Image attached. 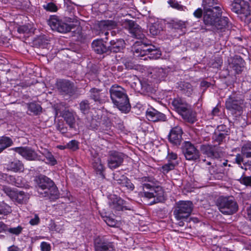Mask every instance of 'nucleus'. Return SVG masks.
<instances>
[{"instance_id": "nucleus-30", "label": "nucleus", "mask_w": 251, "mask_h": 251, "mask_svg": "<svg viewBox=\"0 0 251 251\" xmlns=\"http://www.w3.org/2000/svg\"><path fill=\"white\" fill-rule=\"evenodd\" d=\"M92 166L97 174L99 175L102 179L105 178V167L100 157H95L93 159Z\"/></svg>"}, {"instance_id": "nucleus-29", "label": "nucleus", "mask_w": 251, "mask_h": 251, "mask_svg": "<svg viewBox=\"0 0 251 251\" xmlns=\"http://www.w3.org/2000/svg\"><path fill=\"white\" fill-rule=\"evenodd\" d=\"M100 119L99 116H93L90 118L87 117L85 121V125L86 127L91 130H100L101 128H100Z\"/></svg>"}, {"instance_id": "nucleus-38", "label": "nucleus", "mask_w": 251, "mask_h": 251, "mask_svg": "<svg viewBox=\"0 0 251 251\" xmlns=\"http://www.w3.org/2000/svg\"><path fill=\"white\" fill-rule=\"evenodd\" d=\"M13 144L11 139L8 137L2 136L0 138V152Z\"/></svg>"}, {"instance_id": "nucleus-7", "label": "nucleus", "mask_w": 251, "mask_h": 251, "mask_svg": "<svg viewBox=\"0 0 251 251\" xmlns=\"http://www.w3.org/2000/svg\"><path fill=\"white\" fill-rule=\"evenodd\" d=\"M193 208L191 201H179L176 203L174 215L177 220L187 219L191 214Z\"/></svg>"}, {"instance_id": "nucleus-36", "label": "nucleus", "mask_w": 251, "mask_h": 251, "mask_svg": "<svg viewBox=\"0 0 251 251\" xmlns=\"http://www.w3.org/2000/svg\"><path fill=\"white\" fill-rule=\"evenodd\" d=\"M178 89L186 95L189 96L193 92V87L191 84L187 82H180L178 85Z\"/></svg>"}, {"instance_id": "nucleus-13", "label": "nucleus", "mask_w": 251, "mask_h": 251, "mask_svg": "<svg viewBox=\"0 0 251 251\" xmlns=\"http://www.w3.org/2000/svg\"><path fill=\"white\" fill-rule=\"evenodd\" d=\"M244 66L245 62L240 56L235 55L228 59L227 70L231 75H236L241 73Z\"/></svg>"}, {"instance_id": "nucleus-6", "label": "nucleus", "mask_w": 251, "mask_h": 251, "mask_svg": "<svg viewBox=\"0 0 251 251\" xmlns=\"http://www.w3.org/2000/svg\"><path fill=\"white\" fill-rule=\"evenodd\" d=\"M216 205L221 212L226 215H231L236 212L238 206L233 197H219Z\"/></svg>"}, {"instance_id": "nucleus-2", "label": "nucleus", "mask_w": 251, "mask_h": 251, "mask_svg": "<svg viewBox=\"0 0 251 251\" xmlns=\"http://www.w3.org/2000/svg\"><path fill=\"white\" fill-rule=\"evenodd\" d=\"M109 93L113 103L121 111L126 113L130 110L129 100L126 91L124 88L113 85L109 89Z\"/></svg>"}, {"instance_id": "nucleus-21", "label": "nucleus", "mask_w": 251, "mask_h": 251, "mask_svg": "<svg viewBox=\"0 0 251 251\" xmlns=\"http://www.w3.org/2000/svg\"><path fill=\"white\" fill-rule=\"evenodd\" d=\"M95 251H115V247L113 242L105 241L102 238L98 237L94 240Z\"/></svg>"}, {"instance_id": "nucleus-52", "label": "nucleus", "mask_w": 251, "mask_h": 251, "mask_svg": "<svg viewBox=\"0 0 251 251\" xmlns=\"http://www.w3.org/2000/svg\"><path fill=\"white\" fill-rule=\"evenodd\" d=\"M45 157L48 161V163H50L51 165H55L56 163V161L54 156L50 152H47L46 154Z\"/></svg>"}, {"instance_id": "nucleus-22", "label": "nucleus", "mask_w": 251, "mask_h": 251, "mask_svg": "<svg viewBox=\"0 0 251 251\" xmlns=\"http://www.w3.org/2000/svg\"><path fill=\"white\" fill-rule=\"evenodd\" d=\"M221 10H208L203 12V22L206 25L212 26L221 16Z\"/></svg>"}, {"instance_id": "nucleus-17", "label": "nucleus", "mask_w": 251, "mask_h": 251, "mask_svg": "<svg viewBox=\"0 0 251 251\" xmlns=\"http://www.w3.org/2000/svg\"><path fill=\"white\" fill-rule=\"evenodd\" d=\"M117 26L116 22L112 20L101 21L98 23L97 30L99 32V35L104 34L105 35V39H108L107 37L109 34V30L114 29Z\"/></svg>"}, {"instance_id": "nucleus-33", "label": "nucleus", "mask_w": 251, "mask_h": 251, "mask_svg": "<svg viewBox=\"0 0 251 251\" xmlns=\"http://www.w3.org/2000/svg\"><path fill=\"white\" fill-rule=\"evenodd\" d=\"M123 204L124 201L116 195H114L111 198V201L109 202L110 207L118 211L123 210Z\"/></svg>"}, {"instance_id": "nucleus-62", "label": "nucleus", "mask_w": 251, "mask_h": 251, "mask_svg": "<svg viewBox=\"0 0 251 251\" xmlns=\"http://www.w3.org/2000/svg\"><path fill=\"white\" fill-rule=\"evenodd\" d=\"M8 226L3 222H0V233L7 231Z\"/></svg>"}, {"instance_id": "nucleus-5", "label": "nucleus", "mask_w": 251, "mask_h": 251, "mask_svg": "<svg viewBox=\"0 0 251 251\" xmlns=\"http://www.w3.org/2000/svg\"><path fill=\"white\" fill-rule=\"evenodd\" d=\"M172 104L184 119L191 123L195 122V114L192 110L191 106L183 99L180 98H175L172 101Z\"/></svg>"}, {"instance_id": "nucleus-16", "label": "nucleus", "mask_w": 251, "mask_h": 251, "mask_svg": "<svg viewBox=\"0 0 251 251\" xmlns=\"http://www.w3.org/2000/svg\"><path fill=\"white\" fill-rule=\"evenodd\" d=\"M15 151L19 153L24 158L28 160H39V156L36 151L28 147H20L12 149Z\"/></svg>"}, {"instance_id": "nucleus-58", "label": "nucleus", "mask_w": 251, "mask_h": 251, "mask_svg": "<svg viewBox=\"0 0 251 251\" xmlns=\"http://www.w3.org/2000/svg\"><path fill=\"white\" fill-rule=\"evenodd\" d=\"M131 78L133 81V84H132V86L133 87H136L137 84L140 85V81L139 79L135 75L131 76Z\"/></svg>"}, {"instance_id": "nucleus-11", "label": "nucleus", "mask_w": 251, "mask_h": 251, "mask_svg": "<svg viewBox=\"0 0 251 251\" xmlns=\"http://www.w3.org/2000/svg\"><path fill=\"white\" fill-rule=\"evenodd\" d=\"M213 28L219 33H221L222 36L227 38L231 32V25L229 23L227 17L221 16L212 25Z\"/></svg>"}, {"instance_id": "nucleus-20", "label": "nucleus", "mask_w": 251, "mask_h": 251, "mask_svg": "<svg viewBox=\"0 0 251 251\" xmlns=\"http://www.w3.org/2000/svg\"><path fill=\"white\" fill-rule=\"evenodd\" d=\"M89 93L90 98L99 104H103L108 100L107 93L101 89L93 88Z\"/></svg>"}, {"instance_id": "nucleus-25", "label": "nucleus", "mask_w": 251, "mask_h": 251, "mask_svg": "<svg viewBox=\"0 0 251 251\" xmlns=\"http://www.w3.org/2000/svg\"><path fill=\"white\" fill-rule=\"evenodd\" d=\"M201 150L208 156L211 158H218L221 156L220 149L217 145H202Z\"/></svg>"}, {"instance_id": "nucleus-50", "label": "nucleus", "mask_w": 251, "mask_h": 251, "mask_svg": "<svg viewBox=\"0 0 251 251\" xmlns=\"http://www.w3.org/2000/svg\"><path fill=\"white\" fill-rule=\"evenodd\" d=\"M208 171L210 174L214 178H217L216 175H217L219 171L218 169L217 165L211 166L208 168Z\"/></svg>"}, {"instance_id": "nucleus-56", "label": "nucleus", "mask_w": 251, "mask_h": 251, "mask_svg": "<svg viewBox=\"0 0 251 251\" xmlns=\"http://www.w3.org/2000/svg\"><path fill=\"white\" fill-rule=\"evenodd\" d=\"M104 221L106 224L110 226L113 227L115 226L116 225V221L114 219L110 217H106Z\"/></svg>"}, {"instance_id": "nucleus-26", "label": "nucleus", "mask_w": 251, "mask_h": 251, "mask_svg": "<svg viewBox=\"0 0 251 251\" xmlns=\"http://www.w3.org/2000/svg\"><path fill=\"white\" fill-rule=\"evenodd\" d=\"M125 41L122 39H116L110 42L107 47L108 52L117 53L121 51L125 47Z\"/></svg>"}, {"instance_id": "nucleus-27", "label": "nucleus", "mask_w": 251, "mask_h": 251, "mask_svg": "<svg viewBox=\"0 0 251 251\" xmlns=\"http://www.w3.org/2000/svg\"><path fill=\"white\" fill-rule=\"evenodd\" d=\"M151 77L159 80L164 78L167 75L166 70L159 67H151L148 71Z\"/></svg>"}, {"instance_id": "nucleus-32", "label": "nucleus", "mask_w": 251, "mask_h": 251, "mask_svg": "<svg viewBox=\"0 0 251 251\" xmlns=\"http://www.w3.org/2000/svg\"><path fill=\"white\" fill-rule=\"evenodd\" d=\"M117 183L121 185V187L126 188L128 191H132L134 189V184L127 177L123 175L117 180Z\"/></svg>"}, {"instance_id": "nucleus-57", "label": "nucleus", "mask_w": 251, "mask_h": 251, "mask_svg": "<svg viewBox=\"0 0 251 251\" xmlns=\"http://www.w3.org/2000/svg\"><path fill=\"white\" fill-rule=\"evenodd\" d=\"M6 179L8 181H9V183H11L13 185H14L17 187L20 186V184L16 182V178L11 176H9L6 177Z\"/></svg>"}, {"instance_id": "nucleus-8", "label": "nucleus", "mask_w": 251, "mask_h": 251, "mask_svg": "<svg viewBox=\"0 0 251 251\" xmlns=\"http://www.w3.org/2000/svg\"><path fill=\"white\" fill-rule=\"evenodd\" d=\"M48 23L52 30L62 33L71 31L75 27V24L73 23L67 24L63 22L61 20H60L59 18L56 16H51Z\"/></svg>"}, {"instance_id": "nucleus-14", "label": "nucleus", "mask_w": 251, "mask_h": 251, "mask_svg": "<svg viewBox=\"0 0 251 251\" xmlns=\"http://www.w3.org/2000/svg\"><path fill=\"white\" fill-rule=\"evenodd\" d=\"M244 100L234 96H230L226 101V107L232 114L240 113L242 111Z\"/></svg>"}, {"instance_id": "nucleus-18", "label": "nucleus", "mask_w": 251, "mask_h": 251, "mask_svg": "<svg viewBox=\"0 0 251 251\" xmlns=\"http://www.w3.org/2000/svg\"><path fill=\"white\" fill-rule=\"evenodd\" d=\"M57 88L61 94L71 96L74 93V83L66 79H60L56 83Z\"/></svg>"}, {"instance_id": "nucleus-39", "label": "nucleus", "mask_w": 251, "mask_h": 251, "mask_svg": "<svg viewBox=\"0 0 251 251\" xmlns=\"http://www.w3.org/2000/svg\"><path fill=\"white\" fill-rule=\"evenodd\" d=\"M27 108L29 111H30L35 115L39 114L42 111V107L40 105L35 102H31L28 103Z\"/></svg>"}, {"instance_id": "nucleus-49", "label": "nucleus", "mask_w": 251, "mask_h": 251, "mask_svg": "<svg viewBox=\"0 0 251 251\" xmlns=\"http://www.w3.org/2000/svg\"><path fill=\"white\" fill-rule=\"evenodd\" d=\"M239 180L241 184L251 187V176H242Z\"/></svg>"}, {"instance_id": "nucleus-41", "label": "nucleus", "mask_w": 251, "mask_h": 251, "mask_svg": "<svg viewBox=\"0 0 251 251\" xmlns=\"http://www.w3.org/2000/svg\"><path fill=\"white\" fill-rule=\"evenodd\" d=\"M171 25L173 28L182 30L183 29L186 28L187 23L185 21L177 20L172 21Z\"/></svg>"}, {"instance_id": "nucleus-1", "label": "nucleus", "mask_w": 251, "mask_h": 251, "mask_svg": "<svg viewBox=\"0 0 251 251\" xmlns=\"http://www.w3.org/2000/svg\"><path fill=\"white\" fill-rule=\"evenodd\" d=\"M154 180L153 178L150 177H144L141 179L143 192H140V195L142 197L148 199L153 198V200L149 203V205L164 201L162 188L159 186H155Z\"/></svg>"}, {"instance_id": "nucleus-43", "label": "nucleus", "mask_w": 251, "mask_h": 251, "mask_svg": "<svg viewBox=\"0 0 251 251\" xmlns=\"http://www.w3.org/2000/svg\"><path fill=\"white\" fill-rule=\"evenodd\" d=\"M241 152L247 158H251V144L244 145L241 149Z\"/></svg>"}, {"instance_id": "nucleus-35", "label": "nucleus", "mask_w": 251, "mask_h": 251, "mask_svg": "<svg viewBox=\"0 0 251 251\" xmlns=\"http://www.w3.org/2000/svg\"><path fill=\"white\" fill-rule=\"evenodd\" d=\"M7 169L14 172L22 171L24 170V165L18 160H14L7 165Z\"/></svg>"}, {"instance_id": "nucleus-28", "label": "nucleus", "mask_w": 251, "mask_h": 251, "mask_svg": "<svg viewBox=\"0 0 251 251\" xmlns=\"http://www.w3.org/2000/svg\"><path fill=\"white\" fill-rule=\"evenodd\" d=\"M92 47L94 51L98 54L108 52L107 47L104 45L102 39L94 40L92 43Z\"/></svg>"}, {"instance_id": "nucleus-44", "label": "nucleus", "mask_w": 251, "mask_h": 251, "mask_svg": "<svg viewBox=\"0 0 251 251\" xmlns=\"http://www.w3.org/2000/svg\"><path fill=\"white\" fill-rule=\"evenodd\" d=\"M161 28L157 23L152 24L150 26V32L152 36H156L159 34L161 30Z\"/></svg>"}, {"instance_id": "nucleus-15", "label": "nucleus", "mask_w": 251, "mask_h": 251, "mask_svg": "<svg viewBox=\"0 0 251 251\" xmlns=\"http://www.w3.org/2000/svg\"><path fill=\"white\" fill-rule=\"evenodd\" d=\"M231 10L238 14H243L247 17L250 14L249 5L244 0H234L231 5Z\"/></svg>"}, {"instance_id": "nucleus-48", "label": "nucleus", "mask_w": 251, "mask_h": 251, "mask_svg": "<svg viewBox=\"0 0 251 251\" xmlns=\"http://www.w3.org/2000/svg\"><path fill=\"white\" fill-rule=\"evenodd\" d=\"M23 230V227L21 226H19L15 227H8L7 231L11 234L18 236L22 233Z\"/></svg>"}, {"instance_id": "nucleus-55", "label": "nucleus", "mask_w": 251, "mask_h": 251, "mask_svg": "<svg viewBox=\"0 0 251 251\" xmlns=\"http://www.w3.org/2000/svg\"><path fill=\"white\" fill-rule=\"evenodd\" d=\"M40 248L42 251H50L51 249L50 244L46 242L41 243Z\"/></svg>"}, {"instance_id": "nucleus-54", "label": "nucleus", "mask_w": 251, "mask_h": 251, "mask_svg": "<svg viewBox=\"0 0 251 251\" xmlns=\"http://www.w3.org/2000/svg\"><path fill=\"white\" fill-rule=\"evenodd\" d=\"M177 158V155L176 153L171 152H168L167 155V159L169 162H172L174 161H177L176 160Z\"/></svg>"}, {"instance_id": "nucleus-61", "label": "nucleus", "mask_w": 251, "mask_h": 251, "mask_svg": "<svg viewBox=\"0 0 251 251\" xmlns=\"http://www.w3.org/2000/svg\"><path fill=\"white\" fill-rule=\"evenodd\" d=\"M202 15V10L201 8H198L194 12V16L197 18H201V17Z\"/></svg>"}, {"instance_id": "nucleus-9", "label": "nucleus", "mask_w": 251, "mask_h": 251, "mask_svg": "<svg viewBox=\"0 0 251 251\" xmlns=\"http://www.w3.org/2000/svg\"><path fill=\"white\" fill-rule=\"evenodd\" d=\"M126 157V155L121 152L116 151H110L107 160L108 167L111 170L119 167L122 165Z\"/></svg>"}, {"instance_id": "nucleus-3", "label": "nucleus", "mask_w": 251, "mask_h": 251, "mask_svg": "<svg viewBox=\"0 0 251 251\" xmlns=\"http://www.w3.org/2000/svg\"><path fill=\"white\" fill-rule=\"evenodd\" d=\"M37 190L41 197L50 199H57L59 192L54 182L50 178L44 175H40L36 179Z\"/></svg>"}, {"instance_id": "nucleus-19", "label": "nucleus", "mask_w": 251, "mask_h": 251, "mask_svg": "<svg viewBox=\"0 0 251 251\" xmlns=\"http://www.w3.org/2000/svg\"><path fill=\"white\" fill-rule=\"evenodd\" d=\"M126 25L130 33L133 37L142 40V41H139V42H145L144 41L145 35L141 27L138 24L132 20H128L126 21Z\"/></svg>"}, {"instance_id": "nucleus-59", "label": "nucleus", "mask_w": 251, "mask_h": 251, "mask_svg": "<svg viewBox=\"0 0 251 251\" xmlns=\"http://www.w3.org/2000/svg\"><path fill=\"white\" fill-rule=\"evenodd\" d=\"M40 222V219L39 217L35 215L34 216V217L31 219H30L29 221V223L32 226L37 225L39 224Z\"/></svg>"}, {"instance_id": "nucleus-47", "label": "nucleus", "mask_w": 251, "mask_h": 251, "mask_svg": "<svg viewBox=\"0 0 251 251\" xmlns=\"http://www.w3.org/2000/svg\"><path fill=\"white\" fill-rule=\"evenodd\" d=\"M168 4L173 8L176 9L180 11H183L184 10L185 7L180 4L176 0H169L168 1Z\"/></svg>"}, {"instance_id": "nucleus-64", "label": "nucleus", "mask_w": 251, "mask_h": 251, "mask_svg": "<svg viewBox=\"0 0 251 251\" xmlns=\"http://www.w3.org/2000/svg\"><path fill=\"white\" fill-rule=\"evenodd\" d=\"M8 251H21V250L17 246L12 245L8 248Z\"/></svg>"}, {"instance_id": "nucleus-31", "label": "nucleus", "mask_w": 251, "mask_h": 251, "mask_svg": "<svg viewBox=\"0 0 251 251\" xmlns=\"http://www.w3.org/2000/svg\"><path fill=\"white\" fill-rule=\"evenodd\" d=\"M217 0H203L202 6L204 11L208 10H221V8L218 5Z\"/></svg>"}, {"instance_id": "nucleus-24", "label": "nucleus", "mask_w": 251, "mask_h": 251, "mask_svg": "<svg viewBox=\"0 0 251 251\" xmlns=\"http://www.w3.org/2000/svg\"><path fill=\"white\" fill-rule=\"evenodd\" d=\"M146 117L149 121L154 122L165 121L166 119L165 114L158 112L152 107L148 108L146 111Z\"/></svg>"}, {"instance_id": "nucleus-12", "label": "nucleus", "mask_w": 251, "mask_h": 251, "mask_svg": "<svg viewBox=\"0 0 251 251\" xmlns=\"http://www.w3.org/2000/svg\"><path fill=\"white\" fill-rule=\"evenodd\" d=\"M181 149L186 159L196 161L199 159L200 155L199 150L190 142H184Z\"/></svg>"}, {"instance_id": "nucleus-10", "label": "nucleus", "mask_w": 251, "mask_h": 251, "mask_svg": "<svg viewBox=\"0 0 251 251\" xmlns=\"http://www.w3.org/2000/svg\"><path fill=\"white\" fill-rule=\"evenodd\" d=\"M3 191L13 201L18 203H25L29 198L28 193L23 191H15L8 187H3Z\"/></svg>"}, {"instance_id": "nucleus-51", "label": "nucleus", "mask_w": 251, "mask_h": 251, "mask_svg": "<svg viewBox=\"0 0 251 251\" xmlns=\"http://www.w3.org/2000/svg\"><path fill=\"white\" fill-rule=\"evenodd\" d=\"M66 147L67 148L75 151L78 148V142L75 140H72L67 144Z\"/></svg>"}, {"instance_id": "nucleus-46", "label": "nucleus", "mask_w": 251, "mask_h": 251, "mask_svg": "<svg viewBox=\"0 0 251 251\" xmlns=\"http://www.w3.org/2000/svg\"><path fill=\"white\" fill-rule=\"evenodd\" d=\"M226 135L227 134L225 133L215 132L213 136V139L215 142L218 143V144L219 145L223 141Z\"/></svg>"}, {"instance_id": "nucleus-34", "label": "nucleus", "mask_w": 251, "mask_h": 251, "mask_svg": "<svg viewBox=\"0 0 251 251\" xmlns=\"http://www.w3.org/2000/svg\"><path fill=\"white\" fill-rule=\"evenodd\" d=\"M66 123L70 127L73 128L75 127V114L69 111H66L63 116Z\"/></svg>"}, {"instance_id": "nucleus-23", "label": "nucleus", "mask_w": 251, "mask_h": 251, "mask_svg": "<svg viewBox=\"0 0 251 251\" xmlns=\"http://www.w3.org/2000/svg\"><path fill=\"white\" fill-rule=\"evenodd\" d=\"M182 130L178 126H175L171 129L168 135L169 141L173 144L180 145L182 141Z\"/></svg>"}, {"instance_id": "nucleus-40", "label": "nucleus", "mask_w": 251, "mask_h": 251, "mask_svg": "<svg viewBox=\"0 0 251 251\" xmlns=\"http://www.w3.org/2000/svg\"><path fill=\"white\" fill-rule=\"evenodd\" d=\"M79 109L84 114H88L91 109V105L87 100H82L79 104Z\"/></svg>"}, {"instance_id": "nucleus-60", "label": "nucleus", "mask_w": 251, "mask_h": 251, "mask_svg": "<svg viewBox=\"0 0 251 251\" xmlns=\"http://www.w3.org/2000/svg\"><path fill=\"white\" fill-rule=\"evenodd\" d=\"M244 158L243 155L241 154L238 153L235 157V161L238 165H241V163L243 162Z\"/></svg>"}, {"instance_id": "nucleus-42", "label": "nucleus", "mask_w": 251, "mask_h": 251, "mask_svg": "<svg viewBox=\"0 0 251 251\" xmlns=\"http://www.w3.org/2000/svg\"><path fill=\"white\" fill-rule=\"evenodd\" d=\"M178 163L177 161L168 162L161 167V171L164 174H167L169 171L173 170Z\"/></svg>"}, {"instance_id": "nucleus-45", "label": "nucleus", "mask_w": 251, "mask_h": 251, "mask_svg": "<svg viewBox=\"0 0 251 251\" xmlns=\"http://www.w3.org/2000/svg\"><path fill=\"white\" fill-rule=\"evenodd\" d=\"M43 7L46 11L51 12H55L58 10L57 6L55 3L52 2L44 4Z\"/></svg>"}, {"instance_id": "nucleus-53", "label": "nucleus", "mask_w": 251, "mask_h": 251, "mask_svg": "<svg viewBox=\"0 0 251 251\" xmlns=\"http://www.w3.org/2000/svg\"><path fill=\"white\" fill-rule=\"evenodd\" d=\"M18 32L21 34L28 33L30 31V29L26 25L19 26L18 28Z\"/></svg>"}, {"instance_id": "nucleus-63", "label": "nucleus", "mask_w": 251, "mask_h": 251, "mask_svg": "<svg viewBox=\"0 0 251 251\" xmlns=\"http://www.w3.org/2000/svg\"><path fill=\"white\" fill-rule=\"evenodd\" d=\"M211 83L206 81H202L201 82L200 86L201 88H204V90H205L207 88L209 87Z\"/></svg>"}, {"instance_id": "nucleus-37", "label": "nucleus", "mask_w": 251, "mask_h": 251, "mask_svg": "<svg viewBox=\"0 0 251 251\" xmlns=\"http://www.w3.org/2000/svg\"><path fill=\"white\" fill-rule=\"evenodd\" d=\"M12 212L11 207L5 202H0V219H4V216Z\"/></svg>"}, {"instance_id": "nucleus-4", "label": "nucleus", "mask_w": 251, "mask_h": 251, "mask_svg": "<svg viewBox=\"0 0 251 251\" xmlns=\"http://www.w3.org/2000/svg\"><path fill=\"white\" fill-rule=\"evenodd\" d=\"M132 51L135 57H141L148 55L150 59L160 58L161 53L157 48L146 42H136L132 46Z\"/></svg>"}]
</instances>
